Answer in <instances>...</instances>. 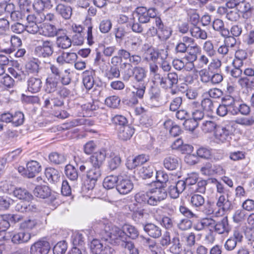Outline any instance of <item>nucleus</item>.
<instances>
[{
  "label": "nucleus",
  "mask_w": 254,
  "mask_h": 254,
  "mask_svg": "<svg viewBox=\"0 0 254 254\" xmlns=\"http://www.w3.org/2000/svg\"><path fill=\"white\" fill-rule=\"evenodd\" d=\"M101 225L104 227L102 234L106 241L125 249H130L133 247V243L129 241V238L135 239L139 236L137 229L129 224H124L122 229L110 223H101Z\"/></svg>",
  "instance_id": "f257e3e1"
},
{
  "label": "nucleus",
  "mask_w": 254,
  "mask_h": 254,
  "mask_svg": "<svg viewBox=\"0 0 254 254\" xmlns=\"http://www.w3.org/2000/svg\"><path fill=\"white\" fill-rule=\"evenodd\" d=\"M167 196V193L164 186H158L151 189L146 192H139L136 193L134 198L136 202L138 203L155 206L164 200Z\"/></svg>",
  "instance_id": "f03ea898"
},
{
  "label": "nucleus",
  "mask_w": 254,
  "mask_h": 254,
  "mask_svg": "<svg viewBox=\"0 0 254 254\" xmlns=\"http://www.w3.org/2000/svg\"><path fill=\"white\" fill-rule=\"evenodd\" d=\"M147 71L145 68L140 66L134 67L133 77L136 83L133 86L135 91L132 93L139 99H142L146 89V82L145 79L146 77Z\"/></svg>",
  "instance_id": "7ed1b4c3"
},
{
  "label": "nucleus",
  "mask_w": 254,
  "mask_h": 254,
  "mask_svg": "<svg viewBox=\"0 0 254 254\" xmlns=\"http://www.w3.org/2000/svg\"><path fill=\"white\" fill-rule=\"evenodd\" d=\"M156 27H150L146 32L147 37H154L158 35V38L161 40H167L172 35V30L169 27L165 26L160 17H156L153 21Z\"/></svg>",
  "instance_id": "20e7f679"
},
{
  "label": "nucleus",
  "mask_w": 254,
  "mask_h": 254,
  "mask_svg": "<svg viewBox=\"0 0 254 254\" xmlns=\"http://www.w3.org/2000/svg\"><path fill=\"white\" fill-rule=\"evenodd\" d=\"M233 123L228 122L224 126H218L215 130L214 141L217 144H222L229 142L233 134Z\"/></svg>",
  "instance_id": "39448f33"
},
{
  "label": "nucleus",
  "mask_w": 254,
  "mask_h": 254,
  "mask_svg": "<svg viewBox=\"0 0 254 254\" xmlns=\"http://www.w3.org/2000/svg\"><path fill=\"white\" fill-rule=\"evenodd\" d=\"M226 4L229 8H236L244 19H248L252 16L253 7L247 0H229Z\"/></svg>",
  "instance_id": "423d86ee"
},
{
  "label": "nucleus",
  "mask_w": 254,
  "mask_h": 254,
  "mask_svg": "<svg viewBox=\"0 0 254 254\" xmlns=\"http://www.w3.org/2000/svg\"><path fill=\"white\" fill-rule=\"evenodd\" d=\"M102 175L101 167H92L87 172V180L85 182L84 185L82 188L83 191H86L92 190L95 187L97 181L100 178Z\"/></svg>",
  "instance_id": "0eeeda50"
},
{
  "label": "nucleus",
  "mask_w": 254,
  "mask_h": 254,
  "mask_svg": "<svg viewBox=\"0 0 254 254\" xmlns=\"http://www.w3.org/2000/svg\"><path fill=\"white\" fill-rule=\"evenodd\" d=\"M134 14L140 23H147L150 18H152L154 21L156 17H159L157 16L156 10L154 8L147 9L145 7H138L136 9Z\"/></svg>",
  "instance_id": "6e6552de"
},
{
  "label": "nucleus",
  "mask_w": 254,
  "mask_h": 254,
  "mask_svg": "<svg viewBox=\"0 0 254 254\" xmlns=\"http://www.w3.org/2000/svg\"><path fill=\"white\" fill-rule=\"evenodd\" d=\"M54 47V43L51 40H43L41 45L35 47L34 52L39 57L48 58L53 54Z\"/></svg>",
  "instance_id": "1a4fd4ad"
},
{
  "label": "nucleus",
  "mask_w": 254,
  "mask_h": 254,
  "mask_svg": "<svg viewBox=\"0 0 254 254\" xmlns=\"http://www.w3.org/2000/svg\"><path fill=\"white\" fill-rule=\"evenodd\" d=\"M157 81L155 84L159 85L164 89H170L178 82V74L174 72L168 73L167 76H161L160 77L157 76Z\"/></svg>",
  "instance_id": "9d476101"
},
{
  "label": "nucleus",
  "mask_w": 254,
  "mask_h": 254,
  "mask_svg": "<svg viewBox=\"0 0 254 254\" xmlns=\"http://www.w3.org/2000/svg\"><path fill=\"white\" fill-rule=\"evenodd\" d=\"M51 246L45 239H41L33 244L30 247V254H48Z\"/></svg>",
  "instance_id": "9b49d317"
},
{
  "label": "nucleus",
  "mask_w": 254,
  "mask_h": 254,
  "mask_svg": "<svg viewBox=\"0 0 254 254\" xmlns=\"http://www.w3.org/2000/svg\"><path fill=\"white\" fill-rule=\"evenodd\" d=\"M50 69L52 73L50 75L57 77L63 85H68L70 83L71 79L69 76V69H65L64 72H61L59 67L52 64H50Z\"/></svg>",
  "instance_id": "f8f14e48"
},
{
  "label": "nucleus",
  "mask_w": 254,
  "mask_h": 254,
  "mask_svg": "<svg viewBox=\"0 0 254 254\" xmlns=\"http://www.w3.org/2000/svg\"><path fill=\"white\" fill-rule=\"evenodd\" d=\"M90 248L92 254H110L112 252H113V248L109 246H104L100 241L98 239H93L91 242Z\"/></svg>",
  "instance_id": "ddd939ff"
},
{
  "label": "nucleus",
  "mask_w": 254,
  "mask_h": 254,
  "mask_svg": "<svg viewBox=\"0 0 254 254\" xmlns=\"http://www.w3.org/2000/svg\"><path fill=\"white\" fill-rule=\"evenodd\" d=\"M217 202L216 206L219 210L216 214L222 213L223 214L225 212L230 210L232 208L231 202L228 199V196L224 194H221L219 196L216 195Z\"/></svg>",
  "instance_id": "4468645a"
},
{
  "label": "nucleus",
  "mask_w": 254,
  "mask_h": 254,
  "mask_svg": "<svg viewBox=\"0 0 254 254\" xmlns=\"http://www.w3.org/2000/svg\"><path fill=\"white\" fill-rule=\"evenodd\" d=\"M133 188V184L128 179H123L118 181L116 185V189L121 194H127L129 193Z\"/></svg>",
  "instance_id": "2eb2a0df"
},
{
  "label": "nucleus",
  "mask_w": 254,
  "mask_h": 254,
  "mask_svg": "<svg viewBox=\"0 0 254 254\" xmlns=\"http://www.w3.org/2000/svg\"><path fill=\"white\" fill-rule=\"evenodd\" d=\"M106 150L105 149H101L95 152L90 157V162L92 167H101L106 157Z\"/></svg>",
  "instance_id": "dca6fc26"
},
{
  "label": "nucleus",
  "mask_w": 254,
  "mask_h": 254,
  "mask_svg": "<svg viewBox=\"0 0 254 254\" xmlns=\"http://www.w3.org/2000/svg\"><path fill=\"white\" fill-rule=\"evenodd\" d=\"M42 170L41 166L37 161L31 160L27 163L25 175L29 178L34 177Z\"/></svg>",
  "instance_id": "f3484780"
},
{
  "label": "nucleus",
  "mask_w": 254,
  "mask_h": 254,
  "mask_svg": "<svg viewBox=\"0 0 254 254\" xmlns=\"http://www.w3.org/2000/svg\"><path fill=\"white\" fill-rule=\"evenodd\" d=\"M214 231L219 234L228 235L231 227L229 224L227 217H223L220 221L215 222Z\"/></svg>",
  "instance_id": "a211bd4d"
},
{
  "label": "nucleus",
  "mask_w": 254,
  "mask_h": 254,
  "mask_svg": "<svg viewBox=\"0 0 254 254\" xmlns=\"http://www.w3.org/2000/svg\"><path fill=\"white\" fill-rule=\"evenodd\" d=\"M95 70L90 69L86 70L82 74V82L84 86L87 90L91 89L94 84V77L95 76Z\"/></svg>",
  "instance_id": "6ab92c4d"
},
{
  "label": "nucleus",
  "mask_w": 254,
  "mask_h": 254,
  "mask_svg": "<svg viewBox=\"0 0 254 254\" xmlns=\"http://www.w3.org/2000/svg\"><path fill=\"white\" fill-rule=\"evenodd\" d=\"M60 79L52 75H49L46 79L45 91L47 93H53L57 91L60 84Z\"/></svg>",
  "instance_id": "aec40b11"
},
{
  "label": "nucleus",
  "mask_w": 254,
  "mask_h": 254,
  "mask_svg": "<svg viewBox=\"0 0 254 254\" xmlns=\"http://www.w3.org/2000/svg\"><path fill=\"white\" fill-rule=\"evenodd\" d=\"M31 238V234L23 230L15 233L11 237V241L15 244H24L27 243Z\"/></svg>",
  "instance_id": "412c9836"
},
{
  "label": "nucleus",
  "mask_w": 254,
  "mask_h": 254,
  "mask_svg": "<svg viewBox=\"0 0 254 254\" xmlns=\"http://www.w3.org/2000/svg\"><path fill=\"white\" fill-rule=\"evenodd\" d=\"M4 40L9 41L10 43V46L3 50V52L6 54L13 53L22 44L21 39L16 36L10 37L7 35H5L4 36Z\"/></svg>",
  "instance_id": "4be33fe9"
},
{
  "label": "nucleus",
  "mask_w": 254,
  "mask_h": 254,
  "mask_svg": "<svg viewBox=\"0 0 254 254\" xmlns=\"http://www.w3.org/2000/svg\"><path fill=\"white\" fill-rule=\"evenodd\" d=\"M41 226L40 220L37 219L30 218L25 219L22 222L19 227L22 230H33L39 228Z\"/></svg>",
  "instance_id": "5701e85b"
},
{
  "label": "nucleus",
  "mask_w": 254,
  "mask_h": 254,
  "mask_svg": "<svg viewBox=\"0 0 254 254\" xmlns=\"http://www.w3.org/2000/svg\"><path fill=\"white\" fill-rule=\"evenodd\" d=\"M27 89L32 93H36L39 92L41 89L42 82L40 78L31 77L27 81Z\"/></svg>",
  "instance_id": "b1692460"
},
{
  "label": "nucleus",
  "mask_w": 254,
  "mask_h": 254,
  "mask_svg": "<svg viewBox=\"0 0 254 254\" xmlns=\"http://www.w3.org/2000/svg\"><path fill=\"white\" fill-rule=\"evenodd\" d=\"M58 31L60 29H58L55 26L44 23L40 29L39 33L45 37H54L57 35Z\"/></svg>",
  "instance_id": "393cba45"
},
{
  "label": "nucleus",
  "mask_w": 254,
  "mask_h": 254,
  "mask_svg": "<svg viewBox=\"0 0 254 254\" xmlns=\"http://www.w3.org/2000/svg\"><path fill=\"white\" fill-rule=\"evenodd\" d=\"M117 130L119 138L123 140L129 139L134 132V128L129 125L118 128Z\"/></svg>",
  "instance_id": "a878e982"
},
{
  "label": "nucleus",
  "mask_w": 254,
  "mask_h": 254,
  "mask_svg": "<svg viewBox=\"0 0 254 254\" xmlns=\"http://www.w3.org/2000/svg\"><path fill=\"white\" fill-rule=\"evenodd\" d=\"M40 62L37 59H33L26 63L25 65V74H34L39 70Z\"/></svg>",
  "instance_id": "bb28decb"
},
{
  "label": "nucleus",
  "mask_w": 254,
  "mask_h": 254,
  "mask_svg": "<svg viewBox=\"0 0 254 254\" xmlns=\"http://www.w3.org/2000/svg\"><path fill=\"white\" fill-rule=\"evenodd\" d=\"M56 11L58 14L64 19H69L71 17L72 12V8L70 6L62 3L57 5Z\"/></svg>",
  "instance_id": "cd10ccee"
},
{
  "label": "nucleus",
  "mask_w": 254,
  "mask_h": 254,
  "mask_svg": "<svg viewBox=\"0 0 254 254\" xmlns=\"http://www.w3.org/2000/svg\"><path fill=\"white\" fill-rule=\"evenodd\" d=\"M77 56L76 53L73 52H63L58 57L57 61L60 64L64 63H72L77 59Z\"/></svg>",
  "instance_id": "c85d7f7f"
},
{
  "label": "nucleus",
  "mask_w": 254,
  "mask_h": 254,
  "mask_svg": "<svg viewBox=\"0 0 254 254\" xmlns=\"http://www.w3.org/2000/svg\"><path fill=\"white\" fill-rule=\"evenodd\" d=\"M143 229L148 235L154 238H159L161 236V230L158 226L152 224L148 223L145 225Z\"/></svg>",
  "instance_id": "c756f323"
},
{
  "label": "nucleus",
  "mask_w": 254,
  "mask_h": 254,
  "mask_svg": "<svg viewBox=\"0 0 254 254\" xmlns=\"http://www.w3.org/2000/svg\"><path fill=\"white\" fill-rule=\"evenodd\" d=\"M247 57L248 54L245 50H238L236 51L235 54V59L233 62V65L242 66Z\"/></svg>",
  "instance_id": "7c9ffc66"
},
{
  "label": "nucleus",
  "mask_w": 254,
  "mask_h": 254,
  "mask_svg": "<svg viewBox=\"0 0 254 254\" xmlns=\"http://www.w3.org/2000/svg\"><path fill=\"white\" fill-rule=\"evenodd\" d=\"M51 193L50 188L45 185L37 186L33 190V194L37 197L41 198H46L48 197Z\"/></svg>",
  "instance_id": "2f4dec72"
},
{
  "label": "nucleus",
  "mask_w": 254,
  "mask_h": 254,
  "mask_svg": "<svg viewBox=\"0 0 254 254\" xmlns=\"http://www.w3.org/2000/svg\"><path fill=\"white\" fill-rule=\"evenodd\" d=\"M164 167L169 170H174L179 166V159L175 156L166 157L163 161Z\"/></svg>",
  "instance_id": "473e14b6"
},
{
  "label": "nucleus",
  "mask_w": 254,
  "mask_h": 254,
  "mask_svg": "<svg viewBox=\"0 0 254 254\" xmlns=\"http://www.w3.org/2000/svg\"><path fill=\"white\" fill-rule=\"evenodd\" d=\"M218 126L212 119H204L201 125V129L204 133L211 132L215 130Z\"/></svg>",
  "instance_id": "72a5a7b5"
},
{
  "label": "nucleus",
  "mask_w": 254,
  "mask_h": 254,
  "mask_svg": "<svg viewBox=\"0 0 254 254\" xmlns=\"http://www.w3.org/2000/svg\"><path fill=\"white\" fill-rule=\"evenodd\" d=\"M214 30L220 32L223 37L228 36L230 32L228 29L224 27L223 21L219 19H216L213 22L212 25Z\"/></svg>",
  "instance_id": "f704fd0d"
},
{
  "label": "nucleus",
  "mask_w": 254,
  "mask_h": 254,
  "mask_svg": "<svg viewBox=\"0 0 254 254\" xmlns=\"http://www.w3.org/2000/svg\"><path fill=\"white\" fill-rule=\"evenodd\" d=\"M45 174L48 181L51 183H56L60 180V174L59 172L53 168H46Z\"/></svg>",
  "instance_id": "c9c22d12"
},
{
  "label": "nucleus",
  "mask_w": 254,
  "mask_h": 254,
  "mask_svg": "<svg viewBox=\"0 0 254 254\" xmlns=\"http://www.w3.org/2000/svg\"><path fill=\"white\" fill-rule=\"evenodd\" d=\"M56 43L57 46L63 49H66L71 45V39L66 35L58 36Z\"/></svg>",
  "instance_id": "e433bc0d"
},
{
  "label": "nucleus",
  "mask_w": 254,
  "mask_h": 254,
  "mask_svg": "<svg viewBox=\"0 0 254 254\" xmlns=\"http://www.w3.org/2000/svg\"><path fill=\"white\" fill-rule=\"evenodd\" d=\"M154 170L153 165H145L140 169L139 174L143 179L150 178L152 176Z\"/></svg>",
  "instance_id": "4c0bfd02"
},
{
  "label": "nucleus",
  "mask_w": 254,
  "mask_h": 254,
  "mask_svg": "<svg viewBox=\"0 0 254 254\" xmlns=\"http://www.w3.org/2000/svg\"><path fill=\"white\" fill-rule=\"evenodd\" d=\"M233 107H236V102L234 99L232 98L230 103L219 106L217 109V114L220 116L224 117L227 115L228 110H231Z\"/></svg>",
  "instance_id": "58836bf2"
},
{
  "label": "nucleus",
  "mask_w": 254,
  "mask_h": 254,
  "mask_svg": "<svg viewBox=\"0 0 254 254\" xmlns=\"http://www.w3.org/2000/svg\"><path fill=\"white\" fill-rule=\"evenodd\" d=\"M164 126L165 128L170 130V133L172 136H177L181 132L180 127L177 125H173L171 120L166 121L164 124Z\"/></svg>",
  "instance_id": "ea45409f"
},
{
  "label": "nucleus",
  "mask_w": 254,
  "mask_h": 254,
  "mask_svg": "<svg viewBox=\"0 0 254 254\" xmlns=\"http://www.w3.org/2000/svg\"><path fill=\"white\" fill-rule=\"evenodd\" d=\"M142 40L139 37H133L127 41V45L130 51H136L139 49Z\"/></svg>",
  "instance_id": "a19ab883"
},
{
  "label": "nucleus",
  "mask_w": 254,
  "mask_h": 254,
  "mask_svg": "<svg viewBox=\"0 0 254 254\" xmlns=\"http://www.w3.org/2000/svg\"><path fill=\"white\" fill-rule=\"evenodd\" d=\"M191 35L196 39L205 40L207 38V34L204 30L201 29L197 26H193L190 30Z\"/></svg>",
  "instance_id": "79ce46f5"
},
{
  "label": "nucleus",
  "mask_w": 254,
  "mask_h": 254,
  "mask_svg": "<svg viewBox=\"0 0 254 254\" xmlns=\"http://www.w3.org/2000/svg\"><path fill=\"white\" fill-rule=\"evenodd\" d=\"M120 71L118 67L111 66L110 68L105 70L104 76L109 80L118 78L120 77Z\"/></svg>",
  "instance_id": "37998d69"
},
{
  "label": "nucleus",
  "mask_w": 254,
  "mask_h": 254,
  "mask_svg": "<svg viewBox=\"0 0 254 254\" xmlns=\"http://www.w3.org/2000/svg\"><path fill=\"white\" fill-rule=\"evenodd\" d=\"M118 178L116 176L111 175L106 177L103 181V187L106 189H113L115 186H116L118 183Z\"/></svg>",
  "instance_id": "c03bdc74"
},
{
  "label": "nucleus",
  "mask_w": 254,
  "mask_h": 254,
  "mask_svg": "<svg viewBox=\"0 0 254 254\" xmlns=\"http://www.w3.org/2000/svg\"><path fill=\"white\" fill-rule=\"evenodd\" d=\"M13 195L19 199L28 200L32 197V195L24 189L17 188L13 190Z\"/></svg>",
  "instance_id": "a18cd8bd"
},
{
  "label": "nucleus",
  "mask_w": 254,
  "mask_h": 254,
  "mask_svg": "<svg viewBox=\"0 0 254 254\" xmlns=\"http://www.w3.org/2000/svg\"><path fill=\"white\" fill-rule=\"evenodd\" d=\"M222 62L218 58H213L208 65L207 68L211 73H214L220 71Z\"/></svg>",
  "instance_id": "49530a36"
},
{
  "label": "nucleus",
  "mask_w": 254,
  "mask_h": 254,
  "mask_svg": "<svg viewBox=\"0 0 254 254\" xmlns=\"http://www.w3.org/2000/svg\"><path fill=\"white\" fill-rule=\"evenodd\" d=\"M121 162V159L119 156L112 153L108 162V167L111 170H115L120 166Z\"/></svg>",
  "instance_id": "de8ad7c7"
},
{
  "label": "nucleus",
  "mask_w": 254,
  "mask_h": 254,
  "mask_svg": "<svg viewBox=\"0 0 254 254\" xmlns=\"http://www.w3.org/2000/svg\"><path fill=\"white\" fill-rule=\"evenodd\" d=\"M65 174L71 181L77 180L78 173L75 168L71 165H67L65 167Z\"/></svg>",
  "instance_id": "09e8293b"
},
{
  "label": "nucleus",
  "mask_w": 254,
  "mask_h": 254,
  "mask_svg": "<svg viewBox=\"0 0 254 254\" xmlns=\"http://www.w3.org/2000/svg\"><path fill=\"white\" fill-rule=\"evenodd\" d=\"M231 112L233 114H237L238 112H240L242 115H247L250 112V108L246 104H243L237 105L236 103V107H233V111H231Z\"/></svg>",
  "instance_id": "8fccbe9b"
},
{
  "label": "nucleus",
  "mask_w": 254,
  "mask_h": 254,
  "mask_svg": "<svg viewBox=\"0 0 254 254\" xmlns=\"http://www.w3.org/2000/svg\"><path fill=\"white\" fill-rule=\"evenodd\" d=\"M24 121V114L21 112H15L12 114L11 124L14 127H18L23 124Z\"/></svg>",
  "instance_id": "3c124183"
},
{
  "label": "nucleus",
  "mask_w": 254,
  "mask_h": 254,
  "mask_svg": "<svg viewBox=\"0 0 254 254\" xmlns=\"http://www.w3.org/2000/svg\"><path fill=\"white\" fill-rule=\"evenodd\" d=\"M204 198L201 195L194 194L191 196L190 202L193 207H199L204 204Z\"/></svg>",
  "instance_id": "603ef678"
},
{
  "label": "nucleus",
  "mask_w": 254,
  "mask_h": 254,
  "mask_svg": "<svg viewBox=\"0 0 254 254\" xmlns=\"http://www.w3.org/2000/svg\"><path fill=\"white\" fill-rule=\"evenodd\" d=\"M120 102V98L116 95L109 96L105 100L106 105L113 108H117L119 106Z\"/></svg>",
  "instance_id": "864d4df0"
},
{
  "label": "nucleus",
  "mask_w": 254,
  "mask_h": 254,
  "mask_svg": "<svg viewBox=\"0 0 254 254\" xmlns=\"http://www.w3.org/2000/svg\"><path fill=\"white\" fill-rule=\"evenodd\" d=\"M27 12L21 10H15L11 12L10 18L12 21L20 22L24 20L26 18Z\"/></svg>",
  "instance_id": "5fc2aeb1"
},
{
  "label": "nucleus",
  "mask_w": 254,
  "mask_h": 254,
  "mask_svg": "<svg viewBox=\"0 0 254 254\" xmlns=\"http://www.w3.org/2000/svg\"><path fill=\"white\" fill-rule=\"evenodd\" d=\"M159 52L154 49L149 48L145 53L144 56L147 61L155 62L159 58Z\"/></svg>",
  "instance_id": "6e6d98bb"
},
{
  "label": "nucleus",
  "mask_w": 254,
  "mask_h": 254,
  "mask_svg": "<svg viewBox=\"0 0 254 254\" xmlns=\"http://www.w3.org/2000/svg\"><path fill=\"white\" fill-rule=\"evenodd\" d=\"M50 161L55 164H60L64 163L65 160V157L64 155L59 154L57 152H53L49 156Z\"/></svg>",
  "instance_id": "4d7b16f0"
},
{
  "label": "nucleus",
  "mask_w": 254,
  "mask_h": 254,
  "mask_svg": "<svg viewBox=\"0 0 254 254\" xmlns=\"http://www.w3.org/2000/svg\"><path fill=\"white\" fill-rule=\"evenodd\" d=\"M123 65L125 67L128 66V67L122 72V78L124 81H128L131 77L133 76L134 68L132 69L130 65L127 63H124L122 66Z\"/></svg>",
  "instance_id": "13d9d810"
},
{
  "label": "nucleus",
  "mask_w": 254,
  "mask_h": 254,
  "mask_svg": "<svg viewBox=\"0 0 254 254\" xmlns=\"http://www.w3.org/2000/svg\"><path fill=\"white\" fill-rule=\"evenodd\" d=\"M203 50L207 56L212 57L215 55V51L212 42L210 40L206 41L203 45Z\"/></svg>",
  "instance_id": "bf43d9fd"
},
{
  "label": "nucleus",
  "mask_w": 254,
  "mask_h": 254,
  "mask_svg": "<svg viewBox=\"0 0 254 254\" xmlns=\"http://www.w3.org/2000/svg\"><path fill=\"white\" fill-rule=\"evenodd\" d=\"M67 244L64 241L58 242L53 248L54 254H64L67 250Z\"/></svg>",
  "instance_id": "052dcab7"
},
{
  "label": "nucleus",
  "mask_w": 254,
  "mask_h": 254,
  "mask_svg": "<svg viewBox=\"0 0 254 254\" xmlns=\"http://www.w3.org/2000/svg\"><path fill=\"white\" fill-rule=\"evenodd\" d=\"M235 122L243 126H251L254 124V117L252 116L237 118Z\"/></svg>",
  "instance_id": "680f3d73"
},
{
  "label": "nucleus",
  "mask_w": 254,
  "mask_h": 254,
  "mask_svg": "<svg viewBox=\"0 0 254 254\" xmlns=\"http://www.w3.org/2000/svg\"><path fill=\"white\" fill-rule=\"evenodd\" d=\"M112 122L117 126V129L122 126H127V119L122 115H116L112 118Z\"/></svg>",
  "instance_id": "e2e57ef3"
},
{
  "label": "nucleus",
  "mask_w": 254,
  "mask_h": 254,
  "mask_svg": "<svg viewBox=\"0 0 254 254\" xmlns=\"http://www.w3.org/2000/svg\"><path fill=\"white\" fill-rule=\"evenodd\" d=\"M208 57V56L204 54L200 55L198 58L196 63V68L200 69L206 67V66H208L209 63V60Z\"/></svg>",
  "instance_id": "0e129e2a"
},
{
  "label": "nucleus",
  "mask_w": 254,
  "mask_h": 254,
  "mask_svg": "<svg viewBox=\"0 0 254 254\" xmlns=\"http://www.w3.org/2000/svg\"><path fill=\"white\" fill-rule=\"evenodd\" d=\"M149 159V156L147 155L144 154L139 155L132 160L131 168H135L139 165H142L148 161Z\"/></svg>",
  "instance_id": "69168bd1"
},
{
  "label": "nucleus",
  "mask_w": 254,
  "mask_h": 254,
  "mask_svg": "<svg viewBox=\"0 0 254 254\" xmlns=\"http://www.w3.org/2000/svg\"><path fill=\"white\" fill-rule=\"evenodd\" d=\"M17 4L20 10L27 13L30 11L32 2L30 0H17Z\"/></svg>",
  "instance_id": "338daca9"
},
{
  "label": "nucleus",
  "mask_w": 254,
  "mask_h": 254,
  "mask_svg": "<svg viewBox=\"0 0 254 254\" xmlns=\"http://www.w3.org/2000/svg\"><path fill=\"white\" fill-rule=\"evenodd\" d=\"M147 250L149 254H165L164 250L159 245H157L155 241Z\"/></svg>",
  "instance_id": "774afa93"
}]
</instances>
